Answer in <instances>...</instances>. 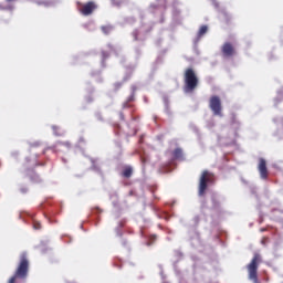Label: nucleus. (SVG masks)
Listing matches in <instances>:
<instances>
[{"label":"nucleus","instance_id":"obj_8","mask_svg":"<svg viewBox=\"0 0 283 283\" xmlns=\"http://www.w3.org/2000/svg\"><path fill=\"white\" fill-rule=\"evenodd\" d=\"M258 170L262 180H266L269 178V169L266 168V160L264 158L259 159Z\"/></svg>","mask_w":283,"mask_h":283},{"label":"nucleus","instance_id":"obj_16","mask_svg":"<svg viewBox=\"0 0 283 283\" xmlns=\"http://www.w3.org/2000/svg\"><path fill=\"white\" fill-rule=\"evenodd\" d=\"M7 1V3H14V1H17V0H6Z\"/></svg>","mask_w":283,"mask_h":283},{"label":"nucleus","instance_id":"obj_18","mask_svg":"<svg viewBox=\"0 0 283 283\" xmlns=\"http://www.w3.org/2000/svg\"><path fill=\"white\" fill-rule=\"evenodd\" d=\"M120 118L122 120H125V115H123V113H120Z\"/></svg>","mask_w":283,"mask_h":283},{"label":"nucleus","instance_id":"obj_3","mask_svg":"<svg viewBox=\"0 0 283 283\" xmlns=\"http://www.w3.org/2000/svg\"><path fill=\"white\" fill-rule=\"evenodd\" d=\"M213 182H216V175L209 170H203L199 178L198 196L202 198L207 193L209 185H213Z\"/></svg>","mask_w":283,"mask_h":283},{"label":"nucleus","instance_id":"obj_5","mask_svg":"<svg viewBox=\"0 0 283 283\" xmlns=\"http://www.w3.org/2000/svg\"><path fill=\"white\" fill-rule=\"evenodd\" d=\"M209 107L214 116H222V101L220 99V96H211L209 101Z\"/></svg>","mask_w":283,"mask_h":283},{"label":"nucleus","instance_id":"obj_4","mask_svg":"<svg viewBox=\"0 0 283 283\" xmlns=\"http://www.w3.org/2000/svg\"><path fill=\"white\" fill-rule=\"evenodd\" d=\"M261 263H262V255H260V253H254L251 262L247 265L248 277L253 283H260V280L258 279V269Z\"/></svg>","mask_w":283,"mask_h":283},{"label":"nucleus","instance_id":"obj_2","mask_svg":"<svg viewBox=\"0 0 283 283\" xmlns=\"http://www.w3.org/2000/svg\"><path fill=\"white\" fill-rule=\"evenodd\" d=\"M200 80H198V74L191 67H188L184 72V92L185 94H192L198 88Z\"/></svg>","mask_w":283,"mask_h":283},{"label":"nucleus","instance_id":"obj_13","mask_svg":"<svg viewBox=\"0 0 283 283\" xmlns=\"http://www.w3.org/2000/svg\"><path fill=\"white\" fill-rule=\"evenodd\" d=\"M33 229H34L35 231L41 230V222H39V221H33Z\"/></svg>","mask_w":283,"mask_h":283},{"label":"nucleus","instance_id":"obj_9","mask_svg":"<svg viewBox=\"0 0 283 283\" xmlns=\"http://www.w3.org/2000/svg\"><path fill=\"white\" fill-rule=\"evenodd\" d=\"M172 156H174L175 160H185V157H182L181 148H176L172 153Z\"/></svg>","mask_w":283,"mask_h":283},{"label":"nucleus","instance_id":"obj_1","mask_svg":"<svg viewBox=\"0 0 283 283\" xmlns=\"http://www.w3.org/2000/svg\"><path fill=\"white\" fill-rule=\"evenodd\" d=\"M30 271V260H28V254L22 253L20 255V262L15 269L14 274L9 279L8 283H19L27 280L28 273Z\"/></svg>","mask_w":283,"mask_h":283},{"label":"nucleus","instance_id":"obj_6","mask_svg":"<svg viewBox=\"0 0 283 283\" xmlns=\"http://www.w3.org/2000/svg\"><path fill=\"white\" fill-rule=\"evenodd\" d=\"M77 6H80V12L83 14V17H90V14H94V11L98 8V4L94 1H88L86 3L77 2Z\"/></svg>","mask_w":283,"mask_h":283},{"label":"nucleus","instance_id":"obj_17","mask_svg":"<svg viewBox=\"0 0 283 283\" xmlns=\"http://www.w3.org/2000/svg\"><path fill=\"white\" fill-rule=\"evenodd\" d=\"M142 163H143V165H145L147 163V159L142 158Z\"/></svg>","mask_w":283,"mask_h":283},{"label":"nucleus","instance_id":"obj_19","mask_svg":"<svg viewBox=\"0 0 283 283\" xmlns=\"http://www.w3.org/2000/svg\"><path fill=\"white\" fill-rule=\"evenodd\" d=\"M102 54H103V56H107V55L105 54V52H102Z\"/></svg>","mask_w":283,"mask_h":283},{"label":"nucleus","instance_id":"obj_7","mask_svg":"<svg viewBox=\"0 0 283 283\" xmlns=\"http://www.w3.org/2000/svg\"><path fill=\"white\" fill-rule=\"evenodd\" d=\"M221 52L224 59H233V56L237 54L235 46L231 42L223 43L221 46Z\"/></svg>","mask_w":283,"mask_h":283},{"label":"nucleus","instance_id":"obj_14","mask_svg":"<svg viewBox=\"0 0 283 283\" xmlns=\"http://www.w3.org/2000/svg\"><path fill=\"white\" fill-rule=\"evenodd\" d=\"M120 87H123V83L117 82V83L114 84L115 92H118V90H120Z\"/></svg>","mask_w":283,"mask_h":283},{"label":"nucleus","instance_id":"obj_15","mask_svg":"<svg viewBox=\"0 0 283 283\" xmlns=\"http://www.w3.org/2000/svg\"><path fill=\"white\" fill-rule=\"evenodd\" d=\"M261 242L262 244H266V242H269V238H263Z\"/></svg>","mask_w":283,"mask_h":283},{"label":"nucleus","instance_id":"obj_12","mask_svg":"<svg viewBox=\"0 0 283 283\" xmlns=\"http://www.w3.org/2000/svg\"><path fill=\"white\" fill-rule=\"evenodd\" d=\"M209 29L207 28V25H202L200 29H199V32H198V36H203V34H207V31Z\"/></svg>","mask_w":283,"mask_h":283},{"label":"nucleus","instance_id":"obj_11","mask_svg":"<svg viewBox=\"0 0 283 283\" xmlns=\"http://www.w3.org/2000/svg\"><path fill=\"white\" fill-rule=\"evenodd\" d=\"M101 30L103 32V34H112V32H114V25L112 24H107V25H102Z\"/></svg>","mask_w":283,"mask_h":283},{"label":"nucleus","instance_id":"obj_10","mask_svg":"<svg viewBox=\"0 0 283 283\" xmlns=\"http://www.w3.org/2000/svg\"><path fill=\"white\" fill-rule=\"evenodd\" d=\"M134 174V168H132L130 166H126L122 172V176L124 178H129L130 176H133Z\"/></svg>","mask_w":283,"mask_h":283}]
</instances>
